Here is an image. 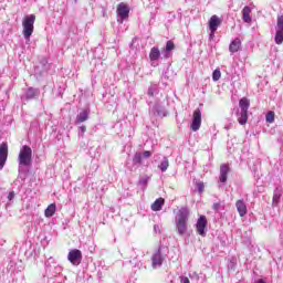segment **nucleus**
Returning a JSON list of instances; mask_svg holds the SVG:
<instances>
[{
	"mask_svg": "<svg viewBox=\"0 0 283 283\" xmlns=\"http://www.w3.org/2000/svg\"><path fill=\"white\" fill-rule=\"evenodd\" d=\"M149 94V96H154V93H148Z\"/></svg>",
	"mask_w": 283,
	"mask_h": 283,
	"instance_id": "nucleus-34",
	"label": "nucleus"
},
{
	"mask_svg": "<svg viewBox=\"0 0 283 283\" xmlns=\"http://www.w3.org/2000/svg\"><path fill=\"white\" fill-rule=\"evenodd\" d=\"M202 125V111L200 108H197L193 111L192 114V123L190 125L191 132H198Z\"/></svg>",
	"mask_w": 283,
	"mask_h": 283,
	"instance_id": "nucleus-5",
	"label": "nucleus"
},
{
	"mask_svg": "<svg viewBox=\"0 0 283 283\" xmlns=\"http://www.w3.org/2000/svg\"><path fill=\"white\" fill-rule=\"evenodd\" d=\"M25 96H27L28 101H30V99L34 98V96H36V91H34V88H32V87H29L27 90Z\"/></svg>",
	"mask_w": 283,
	"mask_h": 283,
	"instance_id": "nucleus-24",
	"label": "nucleus"
},
{
	"mask_svg": "<svg viewBox=\"0 0 283 283\" xmlns=\"http://www.w3.org/2000/svg\"><path fill=\"white\" fill-rule=\"evenodd\" d=\"M240 48H242V41L239 38H235L229 45V52L235 54V52L240 51Z\"/></svg>",
	"mask_w": 283,
	"mask_h": 283,
	"instance_id": "nucleus-14",
	"label": "nucleus"
},
{
	"mask_svg": "<svg viewBox=\"0 0 283 283\" xmlns=\"http://www.w3.org/2000/svg\"><path fill=\"white\" fill-rule=\"evenodd\" d=\"M149 59L150 61H158V59H160V49H158V46L150 49Z\"/></svg>",
	"mask_w": 283,
	"mask_h": 283,
	"instance_id": "nucleus-18",
	"label": "nucleus"
},
{
	"mask_svg": "<svg viewBox=\"0 0 283 283\" xmlns=\"http://www.w3.org/2000/svg\"><path fill=\"white\" fill-rule=\"evenodd\" d=\"M235 207L240 218H244L248 213L247 203H244V200L242 199L237 200Z\"/></svg>",
	"mask_w": 283,
	"mask_h": 283,
	"instance_id": "nucleus-13",
	"label": "nucleus"
},
{
	"mask_svg": "<svg viewBox=\"0 0 283 283\" xmlns=\"http://www.w3.org/2000/svg\"><path fill=\"white\" fill-rule=\"evenodd\" d=\"M196 187H197L199 193H205V182H202V181H197V182H196Z\"/></svg>",
	"mask_w": 283,
	"mask_h": 283,
	"instance_id": "nucleus-28",
	"label": "nucleus"
},
{
	"mask_svg": "<svg viewBox=\"0 0 283 283\" xmlns=\"http://www.w3.org/2000/svg\"><path fill=\"white\" fill-rule=\"evenodd\" d=\"M196 229H197L198 235H201L202 238H205L207 235V232L205 231L207 229V217L206 216L199 217V219L197 220Z\"/></svg>",
	"mask_w": 283,
	"mask_h": 283,
	"instance_id": "nucleus-8",
	"label": "nucleus"
},
{
	"mask_svg": "<svg viewBox=\"0 0 283 283\" xmlns=\"http://www.w3.org/2000/svg\"><path fill=\"white\" fill-rule=\"evenodd\" d=\"M158 168L160 169V171H167V169H169V159L165 157L164 160L158 166Z\"/></svg>",
	"mask_w": 283,
	"mask_h": 283,
	"instance_id": "nucleus-22",
	"label": "nucleus"
},
{
	"mask_svg": "<svg viewBox=\"0 0 283 283\" xmlns=\"http://www.w3.org/2000/svg\"><path fill=\"white\" fill-rule=\"evenodd\" d=\"M8 200H14V191L9 192Z\"/></svg>",
	"mask_w": 283,
	"mask_h": 283,
	"instance_id": "nucleus-30",
	"label": "nucleus"
},
{
	"mask_svg": "<svg viewBox=\"0 0 283 283\" xmlns=\"http://www.w3.org/2000/svg\"><path fill=\"white\" fill-rule=\"evenodd\" d=\"M172 50H176V44H174V41H167L166 52H171Z\"/></svg>",
	"mask_w": 283,
	"mask_h": 283,
	"instance_id": "nucleus-26",
	"label": "nucleus"
},
{
	"mask_svg": "<svg viewBox=\"0 0 283 283\" xmlns=\"http://www.w3.org/2000/svg\"><path fill=\"white\" fill-rule=\"evenodd\" d=\"M90 118V109H83L77 116L75 120V125H81V123H85Z\"/></svg>",
	"mask_w": 283,
	"mask_h": 283,
	"instance_id": "nucleus-15",
	"label": "nucleus"
},
{
	"mask_svg": "<svg viewBox=\"0 0 283 283\" xmlns=\"http://www.w3.org/2000/svg\"><path fill=\"white\" fill-rule=\"evenodd\" d=\"M265 120L266 123H275V112L270 111L268 112V114L265 115Z\"/></svg>",
	"mask_w": 283,
	"mask_h": 283,
	"instance_id": "nucleus-23",
	"label": "nucleus"
},
{
	"mask_svg": "<svg viewBox=\"0 0 283 283\" xmlns=\"http://www.w3.org/2000/svg\"><path fill=\"white\" fill-rule=\"evenodd\" d=\"M56 213V203H51L48 206V208L44 211L45 218H52Z\"/></svg>",
	"mask_w": 283,
	"mask_h": 283,
	"instance_id": "nucleus-19",
	"label": "nucleus"
},
{
	"mask_svg": "<svg viewBox=\"0 0 283 283\" xmlns=\"http://www.w3.org/2000/svg\"><path fill=\"white\" fill-rule=\"evenodd\" d=\"M80 130L82 132V134H85V132H87V128L85 126H81Z\"/></svg>",
	"mask_w": 283,
	"mask_h": 283,
	"instance_id": "nucleus-33",
	"label": "nucleus"
},
{
	"mask_svg": "<svg viewBox=\"0 0 283 283\" xmlns=\"http://www.w3.org/2000/svg\"><path fill=\"white\" fill-rule=\"evenodd\" d=\"M8 163V143L3 142L0 144V171L6 167Z\"/></svg>",
	"mask_w": 283,
	"mask_h": 283,
	"instance_id": "nucleus-10",
	"label": "nucleus"
},
{
	"mask_svg": "<svg viewBox=\"0 0 283 283\" xmlns=\"http://www.w3.org/2000/svg\"><path fill=\"white\" fill-rule=\"evenodd\" d=\"M274 41L276 45H282L283 43V15L277 17Z\"/></svg>",
	"mask_w": 283,
	"mask_h": 283,
	"instance_id": "nucleus-7",
	"label": "nucleus"
},
{
	"mask_svg": "<svg viewBox=\"0 0 283 283\" xmlns=\"http://www.w3.org/2000/svg\"><path fill=\"white\" fill-rule=\"evenodd\" d=\"M163 205H165L164 198H158L153 205L151 209L153 211H160L163 209Z\"/></svg>",
	"mask_w": 283,
	"mask_h": 283,
	"instance_id": "nucleus-21",
	"label": "nucleus"
},
{
	"mask_svg": "<svg viewBox=\"0 0 283 283\" xmlns=\"http://www.w3.org/2000/svg\"><path fill=\"white\" fill-rule=\"evenodd\" d=\"M18 160L20 167H30V165H32V148H30L28 145L22 146Z\"/></svg>",
	"mask_w": 283,
	"mask_h": 283,
	"instance_id": "nucleus-4",
	"label": "nucleus"
},
{
	"mask_svg": "<svg viewBox=\"0 0 283 283\" xmlns=\"http://www.w3.org/2000/svg\"><path fill=\"white\" fill-rule=\"evenodd\" d=\"M189 221V210L187 208H181L176 218V227L179 235H185L187 233V222Z\"/></svg>",
	"mask_w": 283,
	"mask_h": 283,
	"instance_id": "nucleus-1",
	"label": "nucleus"
},
{
	"mask_svg": "<svg viewBox=\"0 0 283 283\" xmlns=\"http://www.w3.org/2000/svg\"><path fill=\"white\" fill-rule=\"evenodd\" d=\"M153 268L156 269L157 266H163V254H160V251H157L153 258Z\"/></svg>",
	"mask_w": 283,
	"mask_h": 283,
	"instance_id": "nucleus-16",
	"label": "nucleus"
},
{
	"mask_svg": "<svg viewBox=\"0 0 283 283\" xmlns=\"http://www.w3.org/2000/svg\"><path fill=\"white\" fill-rule=\"evenodd\" d=\"M239 107L241 112L238 115L239 125H247L249 123V107H251V102L249 98L243 97L239 101Z\"/></svg>",
	"mask_w": 283,
	"mask_h": 283,
	"instance_id": "nucleus-3",
	"label": "nucleus"
},
{
	"mask_svg": "<svg viewBox=\"0 0 283 283\" xmlns=\"http://www.w3.org/2000/svg\"><path fill=\"white\" fill-rule=\"evenodd\" d=\"M212 209H213L214 211H218V209H220V203H213V205H212Z\"/></svg>",
	"mask_w": 283,
	"mask_h": 283,
	"instance_id": "nucleus-32",
	"label": "nucleus"
},
{
	"mask_svg": "<svg viewBox=\"0 0 283 283\" xmlns=\"http://www.w3.org/2000/svg\"><path fill=\"white\" fill-rule=\"evenodd\" d=\"M181 283H191V281H189V277L182 276L181 277Z\"/></svg>",
	"mask_w": 283,
	"mask_h": 283,
	"instance_id": "nucleus-31",
	"label": "nucleus"
},
{
	"mask_svg": "<svg viewBox=\"0 0 283 283\" xmlns=\"http://www.w3.org/2000/svg\"><path fill=\"white\" fill-rule=\"evenodd\" d=\"M280 198H282V190L276 189V191L273 195L272 207H279Z\"/></svg>",
	"mask_w": 283,
	"mask_h": 283,
	"instance_id": "nucleus-20",
	"label": "nucleus"
},
{
	"mask_svg": "<svg viewBox=\"0 0 283 283\" xmlns=\"http://www.w3.org/2000/svg\"><path fill=\"white\" fill-rule=\"evenodd\" d=\"M242 20L244 21V23H251L252 19H251V8L250 7H244L242 9Z\"/></svg>",
	"mask_w": 283,
	"mask_h": 283,
	"instance_id": "nucleus-17",
	"label": "nucleus"
},
{
	"mask_svg": "<svg viewBox=\"0 0 283 283\" xmlns=\"http://www.w3.org/2000/svg\"><path fill=\"white\" fill-rule=\"evenodd\" d=\"M222 24V20L218 15H212L209 20V30L211 31V34H216V30H218V27Z\"/></svg>",
	"mask_w": 283,
	"mask_h": 283,
	"instance_id": "nucleus-11",
	"label": "nucleus"
},
{
	"mask_svg": "<svg viewBox=\"0 0 283 283\" xmlns=\"http://www.w3.org/2000/svg\"><path fill=\"white\" fill-rule=\"evenodd\" d=\"M67 260L73 264L74 266H78L83 260V252L78 249H73L67 254Z\"/></svg>",
	"mask_w": 283,
	"mask_h": 283,
	"instance_id": "nucleus-6",
	"label": "nucleus"
},
{
	"mask_svg": "<svg viewBox=\"0 0 283 283\" xmlns=\"http://www.w3.org/2000/svg\"><path fill=\"white\" fill-rule=\"evenodd\" d=\"M143 156H144V158H151V151L145 150Z\"/></svg>",
	"mask_w": 283,
	"mask_h": 283,
	"instance_id": "nucleus-29",
	"label": "nucleus"
},
{
	"mask_svg": "<svg viewBox=\"0 0 283 283\" xmlns=\"http://www.w3.org/2000/svg\"><path fill=\"white\" fill-rule=\"evenodd\" d=\"M133 160H134V163H136V165H142L143 164V154L136 153L134 155Z\"/></svg>",
	"mask_w": 283,
	"mask_h": 283,
	"instance_id": "nucleus-25",
	"label": "nucleus"
},
{
	"mask_svg": "<svg viewBox=\"0 0 283 283\" xmlns=\"http://www.w3.org/2000/svg\"><path fill=\"white\" fill-rule=\"evenodd\" d=\"M117 14L119 19H122L120 23H123L125 19H129V6L125 2L119 3L117 6Z\"/></svg>",
	"mask_w": 283,
	"mask_h": 283,
	"instance_id": "nucleus-9",
	"label": "nucleus"
},
{
	"mask_svg": "<svg viewBox=\"0 0 283 283\" xmlns=\"http://www.w3.org/2000/svg\"><path fill=\"white\" fill-rule=\"evenodd\" d=\"M229 171H231V168L229 167L228 164H223L220 166V176H219L220 182H227Z\"/></svg>",
	"mask_w": 283,
	"mask_h": 283,
	"instance_id": "nucleus-12",
	"label": "nucleus"
},
{
	"mask_svg": "<svg viewBox=\"0 0 283 283\" xmlns=\"http://www.w3.org/2000/svg\"><path fill=\"white\" fill-rule=\"evenodd\" d=\"M36 21L35 14H29L23 18L22 20V28H23V36L27 41H30V38L32 36L34 32V23Z\"/></svg>",
	"mask_w": 283,
	"mask_h": 283,
	"instance_id": "nucleus-2",
	"label": "nucleus"
},
{
	"mask_svg": "<svg viewBox=\"0 0 283 283\" xmlns=\"http://www.w3.org/2000/svg\"><path fill=\"white\" fill-rule=\"evenodd\" d=\"M222 76V73L220 72V70H214L213 73H212V80L213 81H220Z\"/></svg>",
	"mask_w": 283,
	"mask_h": 283,
	"instance_id": "nucleus-27",
	"label": "nucleus"
}]
</instances>
